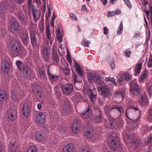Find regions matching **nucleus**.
I'll use <instances>...</instances> for the list:
<instances>
[{
	"instance_id": "47",
	"label": "nucleus",
	"mask_w": 152,
	"mask_h": 152,
	"mask_svg": "<svg viewBox=\"0 0 152 152\" xmlns=\"http://www.w3.org/2000/svg\"><path fill=\"white\" fill-rule=\"evenodd\" d=\"M141 100L140 101L141 102L143 105H146L147 104L148 100L145 97L143 96H141Z\"/></svg>"
},
{
	"instance_id": "15",
	"label": "nucleus",
	"mask_w": 152,
	"mask_h": 152,
	"mask_svg": "<svg viewBox=\"0 0 152 152\" xmlns=\"http://www.w3.org/2000/svg\"><path fill=\"white\" fill-rule=\"evenodd\" d=\"M1 70L4 73L7 72L10 68L9 62L6 60H3L1 62Z\"/></svg>"
},
{
	"instance_id": "55",
	"label": "nucleus",
	"mask_w": 152,
	"mask_h": 152,
	"mask_svg": "<svg viewBox=\"0 0 152 152\" xmlns=\"http://www.w3.org/2000/svg\"><path fill=\"white\" fill-rule=\"evenodd\" d=\"M89 89L91 92L90 95H94L96 96V90L95 89V88L94 86V88L92 89H91L90 88H89Z\"/></svg>"
},
{
	"instance_id": "19",
	"label": "nucleus",
	"mask_w": 152,
	"mask_h": 152,
	"mask_svg": "<svg viewBox=\"0 0 152 152\" xmlns=\"http://www.w3.org/2000/svg\"><path fill=\"white\" fill-rule=\"evenodd\" d=\"M11 31L12 33H16L20 30L19 25L18 22L13 21L10 24Z\"/></svg>"
},
{
	"instance_id": "44",
	"label": "nucleus",
	"mask_w": 152,
	"mask_h": 152,
	"mask_svg": "<svg viewBox=\"0 0 152 152\" xmlns=\"http://www.w3.org/2000/svg\"><path fill=\"white\" fill-rule=\"evenodd\" d=\"M125 91L123 89L120 90L117 92L116 94L118 95H121L122 98H123L125 96Z\"/></svg>"
},
{
	"instance_id": "53",
	"label": "nucleus",
	"mask_w": 152,
	"mask_h": 152,
	"mask_svg": "<svg viewBox=\"0 0 152 152\" xmlns=\"http://www.w3.org/2000/svg\"><path fill=\"white\" fill-rule=\"evenodd\" d=\"M110 66L111 69L112 70H114L115 69V66L114 61L112 60L110 63Z\"/></svg>"
},
{
	"instance_id": "51",
	"label": "nucleus",
	"mask_w": 152,
	"mask_h": 152,
	"mask_svg": "<svg viewBox=\"0 0 152 152\" xmlns=\"http://www.w3.org/2000/svg\"><path fill=\"white\" fill-rule=\"evenodd\" d=\"M69 15L70 18L72 20L76 21L77 20V17L76 16V15L75 14L72 13H71L69 14Z\"/></svg>"
},
{
	"instance_id": "25",
	"label": "nucleus",
	"mask_w": 152,
	"mask_h": 152,
	"mask_svg": "<svg viewBox=\"0 0 152 152\" xmlns=\"http://www.w3.org/2000/svg\"><path fill=\"white\" fill-rule=\"evenodd\" d=\"M142 68V64L141 62H139L137 64L135 69V75H137L140 72Z\"/></svg>"
},
{
	"instance_id": "59",
	"label": "nucleus",
	"mask_w": 152,
	"mask_h": 152,
	"mask_svg": "<svg viewBox=\"0 0 152 152\" xmlns=\"http://www.w3.org/2000/svg\"><path fill=\"white\" fill-rule=\"evenodd\" d=\"M148 66L149 68L152 67V59H149L148 62Z\"/></svg>"
},
{
	"instance_id": "33",
	"label": "nucleus",
	"mask_w": 152,
	"mask_h": 152,
	"mask_svg": "<svg viewBox=\"0 0 152 152\" xmlns=\"http://www.w3.org/2000/svg\"><path fill=\"white\" fill-rule=\"evenodd\" d=\"M50 26L49 25H47L46 27L45 33L48 39H50L51 36L50 32Z\"/></svg>"
},
{
	"instance_id": "7",
	"label": "nucleus",
	"mask_w": 152,
	"mask_h": 152,
	"mask_svg": "<svg viewBox=\"0 0 152 152\" xmlns=\"http://www.w3.org/2000/svg\"><path fill=\"white\" fill-rule=\"evenodd\" d=\"M130 90L131 93L134 95H139L141 89L139 87L138 85L134 82H132L129 84Z\"/></svg>"
},
{
	"instance_id": "17",
	"label": "nucleus",
	"mask_w": 152,
	"mask_h": 152,
	"mask_svg": "<svg viewBox=\"0 0 152 152\" xmlns=\"http://www.w3.org/2000/svg\"><path fill=\"white\" fill-rule=\"evenodd\" d=\"M30 108L28 104L25 103L23 106L22 112L23 115L25 117H27L29 115Z\"/></svg>"
},
{
	"instance_id": "1",
	"label": "nucleus",
	"mask_w": 152,
	"mask_h": 152,
	"mask_svg": "<svg viewBox=\"0 0 152 152\" xmlns=\"http://www.w3.org/2000/svg\"><path fill=\"white\" fill-rule=\"evenodd\" d=\"M104 81H101L98 83L97 89L104 98L109 97L111 94V91L113 88V84L115 86L116 83L113 77H107Z\"/></svg>"
},
{
	"instance_id": "21",
	"label": "nucleus",
	"mask_w": 152,
	"mask_h": 152,
	"mask_svg": "<svg viewBox=\"0 0 152 152\" xmlns=\"http://www.w3.org/2000/svg\"><path fill=\"white\" fill-rule=\"evenodd\" d=\"M45 116L42 112L39 113L37 116L36 120L39 123L42 124L44 122Z\"/></svg>"
},
{
	"instance_id": "52",
	"label": "nucleus",
	"mask_w": 152,
	"mask_h": 152,
	"mask_svg": "<svg viewBox=\"0 0 152 152\" xmlns=\"http://www.w3.org/2000/svg\"><path fill=\"white\" fill-rule=\"evenodd\" d=\"M57 39L60 42L62 41L63 35L61 33L56 34Z\"/></svg>"
},
{
	"instance_id": "26",
	"label": "nucleus",
	"mask_w": 152,
	"mask_h": 152,
	"mask_svg": "<svg viewBox=\"0 0 152 152\" xmlns=\"http://www.w3.org/2000/svg\"><path fill=\"white\" fill-rule=\"evenodd\" d=\"M52 50H53V58L54 61L57 64L59 60L57 51L54 48H52Z\"/></svg>"
},
{
	"instance_id": "27",
	"label": "nucleus",
	"mask_w": 152,
	"mask_h": 152,
	"mask_svg": "<svg viewBox=\"0 0 152 152\" xmlns=\"http://www.w3.org/2000/svg\"><path fill=\"white\" fill-rule=\"evenodd\" d=\"M7 99V95L5 91L0 90V101H5Z\"/></svg>"
},
{
	"instance_id": "45",
	"label": "nucleus",
	"mask_w": 152,
	"mask_h": 152,
	"mask_svg": "<svg viewBox=\"0 0 152 152\" xmlns=\"http://www.w3.org/2000/svg\"><path fill=\"white\" fill-rule=\"evenodd\" d=\"M27 152H37V149L34 146H30L27 150Z\"/></svg>"
},
{
	"instance_id": "42",
	"label": "nucleus",
	"mask_w": 152,
	"mask_h": 152,
	"mask_svg": "<svg viewBox=\"0 0 152 152\" xmlns=\"http://www.w3.org/2000/svg\"><path fill=\"white\" fill-rule=\"evenodd\" d=\"M80 151L81 152H89L88 145H83L80 150Z\"/></svg>"
},
{
	"instance_id": "49",
	"label": "nucleus",
	"mask_w": 152,
	"mask_h": 152,
	"mask_svg": "<svg viewBox=\"0 0 152 152\" xmlns=\"http://www.w3.org/2000/svg\"><path fill=\"white\" fill-rule=\"evenodd\" d=\"M124 3L129 9H131L132 8V5L130 1L129 0H123Z\"/></svg>"
},
{
	"instance_id": "24",
	"label": "nucleus",
	"mask_w": 152,
	"mask_h": 152,
	"mask_svg": "<svg viewBox=\"0 0 152 152\" xmlns=\"http://www.w3.org/2000/svg\"><path fill=\"white\" fill-rule=\"evenodd\" d=\"M17 112L15 110H12L8 115V118L11 121H13L16 118Z\"/></svg>"
},
{
	"instance_id": "63",
	"label": "nucleus",
	"mask_w": 152,
	"mask_h": 152,
	"mask_svg": "<svg viewBox=\"0 0 152 152\" xmlns=\"http://www.w3.org/2000/svg\"><path fill=\"white\" fill-rule=\"evenodd\" d=\"M114 11L115 12L114 14H115V15L120 14L121 12V11L119 10H116L115 11Z\"/></svg>"
},
{
	"instance_id": "18",
	"label": "nucleus",
	"mask_w": 152,
	"mask_h": 152,
	"mask_svg": "<svg viewBox=\"0 0 152 152\" xmlns=\"http://www.w3.org/2000/svg\"><path fill=\"white\" fill-rule=\"evenodd\" d=\"M74 65L76 72L80 76L83 75V71L82 67L80 66L76 61H74Z\"/></svg>"
},
{
	"instance_id": "48",
	"label": "nucleus",
	"mask_w": 152,
	"mask_h": 152,
	"mask_svg": "<svg viewBox=\"0 0 152 152\" xmlns=\"http://www.w3.org/2000/svg\"><path fill=\"white\" fill-rule=\"evenodd\" d=\"M132 52L129 49H126L124 51L125 56L127 57H130Z\"/></svg>"
},
{
	"instance_id": "31",
	"label": "nucleus",
	"mask_w": 152,
	"mask_h": 152,
	"mask_svg": "<svg viewBox=\"0 0 152 152\" xmlns=\"http://www.w3.org/2000/svg\"><path fill=\"white\" fill-rule=\"evenodd\" d=\"M84 133L86 137L88 139H90L93 136L94 132L93 130L91 129L90 130L85 132Z\"/></svg>"
},
{
	"instance_id": "30",
	"label": "nucleus",
	"mask_w": 152,
	"mask_h": 152,
	"mask_svg": "<svg viewBox=\"0 0 152 152\" xmlns=\"http://www.w3.org/2000/svg\"><path fill=\"white\" fill-rule=\"evenodd\" d=\"M91 114L90 109L88 108L84 113L81 114V116L83 118H86L89 117Z\"/></svg>"
},
{
	"instance_id": "36",
	"label": "nucleus",
	"mask_w": 152,
	"mask_h": 152,
	"mask_svg": "<svg viewBox=\"0 0 152 152\" xmlns=\"http://www.w3.org/2000/svg\"><path fill=\"white\" fill-rule=\"evenodd\" d=\"M75 97V98L76 101L77 102H81L83 100V97L81 94L79 93H76Z\"/></svg>"
},
{
	"instance_id": "60",
	"label": "nucleus",
	"mask_w": 152,
	"mask_h": 152,
	"mask_svg": "<svg viewBox=\"0 0 152 152\" xmlns=\"http://www.w3.org/2000/svg\"><path fill=\"white\" fill-rule=\"evenodd\" d=\"M103 29L104 30V34L105 35L107 34L108 33V30L107 28L106 27L104 26L103 27Z\"/></svg>"
},
{
	"instance_id": "40",
	"label": "nucleus",
	"mask_w": 152,
	"mask_h": 152,
	"mask_svg": "<svg viewBox=\"0 0 152 152\" xmlns=\"http://www.w3.org/2000/svg\"><path fill=\"white\" fill-rule=\"evenodd\" d=\"M39 74L41 78L45 81L47 80V77L45 75V73L44 69L41 68L39 70Z\"/></svg>"
},
{
	"instance_id": "2",
	"label": "nucleus",
	"mask_w": 152,
	"mask_h": 152,
	"mask_svg": "<svg viewBox=\"0 0 152 152\" xmlns=\"http://www.w3.org/2000/svg\"><path fill=\"white\" fill-rule=\"evenodd\" d=\"M15 5H7V4L2 3L0 6V21H4V16L6 13L8 12H14Z\"/></svg>"
},
{
	"instance_id": "20",
	"label": "nucleus",
	"mask_w": 152,
	"mask_h": 152,
	"mask_svg": "<svg viewBox=\"0 0 152 152\" xmlns=\"http://www.w3.org/2000/svg\"><path fill=\"white\" fill-rule=\"evenodd\" d=\"M74 150V146L72 144H69L64 146L63 152H73Z\"/></svg>"
},
{
	"instance_id": "41",
	"label": "nucleus",
	"mask_w": 152,
	"mask_h": 152,
	"mask_svg": "<svg viewBox=\"0 0 152 152\" xmlns=\"http://www.w3.org/2000/svg\"><path fill=\"white\" fill-rule=\"evenodd\" d=\"M123 26L122 22H121L117 30V34L120 35L121 34L123 31Z\"/></svg>"
},
{
	"instance_id": "28",
	"label": "nucleus",
	"mask_w": 152,
	"mask_h": 152,
	"mask_svg": "<svg viewBox=\"0 0 152 152\" xmlns=\"http://www.w3.org/2000/svg\"><path fill=\"white\" fill-rule=\"evenodd\" d=\"M114 109H116L121 114H122V113L124 112V108L121 105H114L112 106V108L110 110H112Z\"/></svg>"
},
{
	"instance_id": "46",
	"label": "nucleus",
	"mask_w": 152,
	"mask_h": 152,
	"mask_svg": "<svg viewBox=\"0 0 152 152\" xmlns=\"http://www.w3.org/2000/svg\"><path fill=\"white\" fill-rule=\"evenodd\" d=\"M142 3L143 4L144 6L145 7V12L146 15L147 16L149 15V11L145 7L146 5H148V2L146 1L145 0H143Z\"/></svg>"
},
{
	"instance_id": "58",
	"label": "nucleus",
	"mask_w": 152,
	"mask_h": 152,
	"mask_svg": "<svg viewBox=\"0 0 152 152\" xmlns=\"http://www.w3.org/2000/svg\"><path fill=\"white\" fill-rule=\"evenodd\" d=\"M114 11H110L107 12V16L108 17L113 16L115 15Z\"/></svg>"
},
{
	"instance_id": "10",
	"label": "nucleus",
	"mask_w": 152,
	"mask_h": 152,
	"mask_svg": "<svg viewBox=\"0 0 152 152\" xmlns=\"http://www.w3.org/2000/svg\"><path fill=\"white\" fill-rule=\"evenodd\" d=\"M20 37L23 44L27 46L29 41L27 30L26 29L23 30L22 33L20 34Z\"/></svg>"
},
{
	"instance_id": "61",
	"label": "nucleus",
	"mask_w": 152,
	"mask_h": 152,
	"mask_svg": "<svg viewBox=\"0 0 152 152\" xmlns=\"http://www.w3.org/2000/svg\"><path fill=\"white\" fill-rule=\"evenodd\" d=\"M96 95H90V100L92 101H94L96 99Z\"/></svg>"
},
{
	"instance_id": "64",
	"label": "nucleus",
	"mask_w": 152,
	"mask_h": 152,
	"mask_svg": "<svg viewBox=\"0 0 152 152\" xmlns=\"http://www.w3.org/2000/svg\"><path fill=\"white\" fill-rule=\"evenodd\" d=\"M24 0H15L16 2L18 4H21Z\"/></svg>"
},
{
	"instance_id": "22",
	"label": "nucleus",
	"mask_w": 152,
	"mask_h": 152,
	"mask_svg": "<svg viewBox=\"0 0 152 152\" xmlns=\"http://www.w3.org/2000/svg\"><path fill=\"white\" fill-rule=\"evenodd\" d=\"M11 97L12 99L15 102H17L18 101V97L17 89L15 88H12L11 90Z\"/></svg>"
},
{
	"instance_id": "6",
	"label": "nucleus",
	"mask_w": 152,
	"mask_h": 152,
	"mask_svg": "<svg viewBox=\"0 0 152 152\" xmlns=\"http://www.w3.org/2000/svg\"><path fill=\"white\" fill-rule=\"evenodd\" d=\"M108 144L111 149L115 150L118 148L120 144L119 139L116 136L112 135L109 138Z\"/></svg>"
},
{
	"instance_id": "13",
	"label": "nucleus",
	"mask_w": 152,
	"mask_h": 152,
	"mask_svg": "<svg viewBox=\"0 0 152 152\" xmlns=\"http://www.w3.org/2000/svg\"><path fill=\"white\" fill-rule=\"evenodd\" d=\"M16 12L18 18L21 23L23 25H26L28 23L27 18L25 17L22 12L20 10L18 9Z\"/></svg>"
},
{
	"instance_id": "14",
	"label": "nucleus",
	"mask_w": 152,
	"mask_h": 152,
	"mask_svg": "<svg viewBox=\"0 0 152 152\" xmlns=\"http://www.w3.org/2000/svg\"><path fill=\"white\" fill-rule=\"evenodd\" d=\"M30 38L31 44L34 46H37V39L36 38V32L35 31H30Z\"/></svg>"
},
{
	"instance_id": "12",
	"label": "nucleus",
	"mask_w": 152,
	"mask_h": 152,
	"mask_svg": "<svg viewBox=\"0 0 152 152\" xmlns=\"http://www.w3.org/2000/svg\"><path fill=\"white\" fill-rule=\"evenodd\" d=\"M30 89L39 98L41 97L42 93L40 87L37 85H34L30 88Z\"/></svg>"
},
{
	"instance_id": "34",
	"label": "nucleus",
	"mask_w": 152,
	"mask_h": 152,
	"mask_svg": "<svg viewBox=\"0 0 152 152\" xmlns=\"http://www.w3.org/2000/svg\"><path fill=\"white\" fill-rule=\"evenodd\" d=\"M73 77L75 84V86L76 88V84L77 83L81 82L82 80L81 79H80L79 78L78 76L77 75H75L73 76Z\"/></svg>"
},
{
	"instance_id": "3",
	"label": "nucleus",
	"mask_w": 152,
	"mask_h": 152,
	"mask_svg": "<svg viewBox=\"0 0 152 152\" xmlns=\"http://www.w3.org/2000/svg\"><path fill=\"white\" fill-rule=\"evenodd\" d=\"M87 74L88 81L90 83H97L98 86L99 82L101 80V75L96 72H88Z\"/></svg>"
},
{
	"instance_id": "38",
	"label": "nucleus",
	"mask_w": 152,
	"mask_h": 152,
	"mask_svg": "<svg viewBox=\"0 0 152 152\" xmlns=\"http://www.w3.org/2000/svg\"><path fill=\"white\" fill-rule=\"evenodd\" d=\"M94 122L95 123H99L101 122L102 120L103 117L100 114L98 116H94L93 117Z\"/></svg>"
},
{
	"instance_id": "16",
	"label": "nucleus",
	"mask_w": 152,
	"mask_h": 152,
	"mask_svg": "<svg viewBox=\"0 0 152 152\" xmlns=\"http://www.w3.org/2000/svg\"><path fill=\"white\" fill-rule=\"evenodd\" d=\"M32 13L33 18L35 22H37L40 18L41 13L40 11L35 7V6L32 7Z\"/></svg>"
},
{
	"instance_id": "29",
	"label": "nucleus",
	"mask_w": 152,
	"mask_h": 152,
	"mask_svg": "<svg viewBox=\"0 0 152 152\" xmlns=\"http://www.w3.org/2000/svg\"><path fill=\"white\" fill-rule=\"evenodd\" d=\"M50 50L47 46L45 47L43 50V55L45 58L46 59L49 56Z\"/></svg>"
},
{
	"instance_id": "11",
	"label": "nucleus",
	"mask_w": 152,
	"mask_h": 152,
	"mask_svg": "<svg viewBox=\"0 0 152 152\" xmlns=\"http://www.w3.org/2000/svg\"><path fill=\"white\" fill-rule=\"evenodd\" d=\"M132 78V76L128 72L123 74L122 76L118 79V83L119 85H121L125 81H128Z\"/></svg>"
},
{
	"instance_id": "23",
	"label": "nucleus",
	"mask_w": 152,
	"mask_h": 152,
	"mask_svg": "<svg viewBox=\"0 0 152 152\" xmlns=\"http://www.w3.org/2000/svg\"><path fill=\"white\" fill-rule=\"evenodd\" d=\"M79 125L80 124L78 121H75L74 122L71 127L72 130L73 132H77L79 127Z\"/></svg>"
},
{
	"instance_id": "57",
	"label": "nucleus",
	"mask_w": 152,
	"mask_h": 152,
	"mask_svg": "<svg viewBox=\"0 0 152 152\" xmlns=\"http://www.w3.org/2000/svg\"><path fill=\"white\" fill-rule=\"evenodd\" d=\"M150 86L148 89V91L150 94H152V83H150L149 84Z\"/></svg>"
},
{
	"instance_id": "35",
	"label": "nucleus",
	"mask_w": 152,
	"mask_h": 152,
	"mask_svg": "<svg viewBox=\"0 0 152 152\" xmlns=\"http://www.w3.org/2000/svg\"><path fill=\"white\" fill-rule=\"evenodd\" d=\"M16 143L14 142L9 146V152H15L16 150Z\"/></svg>"
},
{
	"instance_id": "39",
	"label": "nucleus",
	"mask_w": 152,
	"mask_h": 152,
	"mask_svg": "<svg viewBox=\"0 0 152 152\" xmlns=\"http://www.w3.org/2000/svg\"><path fill=\"white\" fill-rule=\"evenodd\" d=\"M36 139L39 141H42L45 139V137L39 133H37L36 135Z\"/></svg>"
},
{
	"instance_id": "37",
	"label": "nucleus",
	"mask_w": 152,
	"mask_h": 152,
	"mask_svg": "<svg viewBox=\"0 0 152 152\" xmlns=\"http://www.w3.org/2000/svg\"><path fill=\"white\" fill-rule=\"evenodd\" d=\"M48 75L50 78V79L52 81H55L57 80L58 78V76H55L53 75L50 73L49 71V68L48 69V70L47 72Z\"/></svg>"
},
{
	"instance_id": "43",
	"label": "nucleus",
	"mask_w": 152,
	"mask_h": 152,
	"mask_svg": "<svg viewBox=\"0 0 152 152\" xmlns=\"http://www.w3.org/2000/svg\"><path fill=\"white\" fill-rule=\"evenodd\" d=\"M110 121V125L111 127H114L115 125L116 120L113 118H110L109 119Z\"/></svg>"
},
{
	"instance_id": "4",
	"label": "nucleus",
	"mask_w": 152,
	"mask_h": 152,
	"mask_svg": "<svg viewBox=\"0 0 152 152\" xmlns=\"http://www.w3.org/2000/svg\"><path fill=\"white\" fill-rule=\"evenodd\" d=\"M21 44L19 40H14L11 41L10 44V48L14 54H18L21 49Z\"/></svg>"
},
{
	"instance_id": "9",
	"label": "nucleus",
	"mask_w": 152,
	"mask_h": 152,
	"mask_svg": "<svg viewBox=\"0 0 152 152\" xmlns=\"http://www.w3.org/2000/svg\"><path fill=\"white\" fill-rule=\"evenodd\" d=\"M61 112L64 115L67 114H69L71 112L70 110V103L67 99L65 101L63 104Z\"/></svg>"
},
{
	"instance_id": "8",
	"label": "nucleus",
	"mask_w": 152,
	"mask_h": 152,
	"mask_svg": "<svg viewBox=\"0 0 152 152\" xmlns=\"http://www.w3.org/2000/svg\"><path fill=\"white\" fill-rule=\"evenodd\" d=\"M61 87L63 93L66 95L71 93L73 90V86L71 84H62Z\"/></svg>"
},
{
	"instance_id": "62",
	"label": "nucleus",
	"mask_w": 152,
	"mask_h": 152,
	"mask_svg": "<svg viewBox=\"0 0 152 152\" xmlns=\"http://www.w3.org/2000/svg\"><path fill=\"white\" fill-rule=\"evenodd\" d=\"M81 10L83 11H87V8L85 5H83L81 7Z\"/></svg>"
},
{
	"instance_id": "50",
	"label": "nucleus",
	"mask_w": 152,
	"mask_h": 152,
	"mask_svg": "<svg viewBox=\"0 0 152 152\" xmlns=\"http://www.w3.org/2000/svg\"><path fill=\"white\" fill-rule=\"evenodd\" d=\"M90 43V42L86 39L83 40L81 42L82 44L86 47L88 46V44Z\"/></svg>"
},
{
	"instance_id": "5",
	"label": "nucleus",
	"mask_w": 152,
	"mask_h": 152,
	"mask_svg": "<svg viewBox=\"0 0 152 152\" xmlns=\"http://www.w3.org/2000/svg\"><path fill=\"white\" fill-rule=\"evenodd\" d=\"M16 65L19 70L28 76L31 74L30 68L26 64L23 65L22 62L20 61H17L15 63Z\"/></svg>"
},
{
	"instance_id": "54",
	"label": "nucleus",
	"mask_w": 152,
	"mask_h": 152,
	"mask_svg": "<svg viewBox=\"0 0 152 152\" xmlns=\"http://www.w3.org/2000/svg\"><path fill=\"white\" fill-rule=\"evenodd\" d=\"M129 142H130L131 143H132L133 145L135 147L137 146L139 142V141H136L134 139H133L130 141H129Z\"/></svg>"
},
{
	"instance_id": "32",
	"label": "nucleus",
	"mask_w": 152,
	"mask_h": 152,
	"mask_svg": "<svg viewBox=\"0 0 152 152\" xmlns=\"http://www.w3.org/2000/svg\"><path fill=\"white\" fill-rule=\"evenodd\" d=\"M148 78L147 72L146 71L142 72L141 74V82L144 83V81Z\"/></svg>"
},
{
	"instance_id": "56",
	"label": "nucleus",
	"mask_w": 152,
	"mask_h": 152,
	"mask_svg": "<svg viewBox=\"0 0 152 152\" xmlns=\"http://www.w3.org/2000/svg\"><path fill=\"white\" fill-rule=\"evenodd\" d=\"M112 108V107H108V105H106L104 107V109L106 112H107L109 110L111 111V110H110V109Z\"/></svg>"
}]
</instances>
